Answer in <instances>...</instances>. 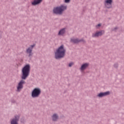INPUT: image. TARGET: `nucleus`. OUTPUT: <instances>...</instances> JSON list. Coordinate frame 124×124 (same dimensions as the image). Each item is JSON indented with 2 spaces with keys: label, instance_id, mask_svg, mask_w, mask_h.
I'll return each instance as SVG.
<instances>
[{
  "label": "nucleus",
  "instance_id": "obj_1",
  "mask_svg": "<svg viewBox=\"0 0 124 124\" xmlns=\"http://www.w3.org/2000/svg\"><path fill=\"white\" fill-rule=\"evenodd\" d=\"M31 72V65L30 64H27L23 67L22 69V75H21V79L19 81L16 86V92L17 93H20L23 88H24V85L26 84V80L29 75H30V72Z\"/></svg>",
  "mask_w": 124,
  "mask_h": 124
},
{
  "label": "nucleus",
  "instance_id": "obj_2",
  "mask_svg": "<svg viewBox=\"0 0 124 124\" xmlns=\"http://www.w3.org/2000/svg\"><path fill=\"white\" fill-rule=\"evenodd\" d=\"M65 53H66V49L64 45H62L56 49L54 51V57L56 60H60V59H62L64 58L65 56Z\"/></svg>",
  "mask_w": 124,
  "mask_h": 124
},
{
  "label": "nucleus",
  "instance_id": "obj_3",
  "mask_svg": "<svg viewBox=\"0 0 124 124\" xmlns=\"http://www.w3.org/2000/svg\"><path fill=\"white\" fill-rule=\"evenodd\" d=\"M67 9V6L64 4L54 7L53 9V13L57 15H62L63 12Z\"/></svg>",
  "mask_w": 124,
  "mask_h": 124
},
{
  "label": "nucleus",
  "instance_id": "obj_4",
  "mask_svg": "<svg viewBox=\"0 0 124 124\" xmlns=\"http://www.w3.org/2000/svg\"><path fill=\"white\" fill-rule=\"evenodd\" d=\"M41 94V89L37 87L33 89L31 92V96L33 98H37Z\"/></svg>",
  "mask_w": 124,
  "mask_h": 124
},
{
  "label": "nucleus",
  "instance_id": "obj_5",
  "mask_svg": "<svg viewBox=\"0 0 124 124\" xmlns=\"http://www.w3.org/2000/svg\"><path fill=\"white\" fill-rule=\"evenodd\" d=\"M113 1L114 0H104V6L105 8H107V9L112 8V4H113Z\"/></svg>",
  "mask_w": 124,
  "mask_h": 124
},
{
  "label": "nucleus",
  "instance_id": "obj_6",
  "mask_svg": "<svg viewBox=\"0 0 124 124\" xmlns=\"http://www.w3.org/2000/svg\"><path fill=\"white\" fill-rule=\"evenodd\" d=\"M35 47V45L33 44L31 45L28 48L26 49V54H27L28 57L31 58L33 55V53H32V50H33V48Z\"/></svg>",
  "mask_w": 124,
  "mask_h": 124
},
{
  "label": "nucleus",
  "instance_id": "obj_7",
  "mask_svg": "<svg viewBox=\"0 0 124 124\" xmlns=\"http://www.w3.org/2000/svg\"><path fill=\"white\" fill-rule=\"evenodd\" d=\"M104 33H105V31L104 30L96 31V32L93 33L92 37H99V36L103 35Z\"/></svg>",
  "mask_w": 124,
  "mask_h": 124
},
{
  "label": "nucleus",
  "instance_id": "obj_8",
  "mask_svg": "<svg viewBox=\"0 0 124 124\" xmlns=\"http://www.w3.org/2000/svg\"><path fill=\"white\" fill-rule=\"evenodd\" d=\"M89 65H90V63H89L88 62H85L82 63L80 65V67H79V70L80 72L81 73L84 72V71H85L86 69H87V68L89 67Z\"/></svg>",
  "mask_w": 124,
  "mask_h": 124
},
{
  "label": "nucleus",
  "instance_id": "obj_9",
  "mask_svg": "<svg viewBox=\"0 0 124 124\" xmlns=\"http://www.w3.org/2000/svg\"><path fill=\"white\" fill-rule=\"evenodd\" d=\"M109 94H110V92L109 91L101 92L97 94V97H98V98H102V97L107 96V95H109Z\"/></svg>",
  "mask_w": 124,
  "mask_h": 124
},
{
  "label": "nucleus",
  "instance_id": "obj_10",
  "mask_svg": "<svg viewBox=\"0 0 124 124\" xmlns=\"http://www.w3.org/2000/svg\"><path fill=\"white\" fill-rule=\"evenodd\" d=\"M65 32H66V28H62L59 31L58 35V36H64Z\"/></svg>",
  "mask_w": 124,
  "mask_h": 124
},
{
  "label": "nucleus",
  "instance_id": "obj_11",
  "mask_svg": "<svg viewBox=\"0 0 124 124\" xmlns=\"http://www.w3.org/2000/svg\"><path fill=\"white\" fill-rule=\"evenodd\" d=\"M59 119V114L57 113H53L51 116V120L53 122H58Z\"/></svg>",
  "mask_w": 124,
  "mask_h": 124
},
{
  "label": "nucleus",
  "instance_id": "obj_12",
  "mask_svg": "<svg viewBox=\"0 0 124 124\" xmlns=\"http://www.w3.org/2000/svg\"><path fill=\"white\" fill-rule=\"evenodd\" d=\"M42 1H43V0H33L31 1V4L33 6H35V5H38V4H40Z\"/></svg>",
  "mask_w": 124,
  "mask_h": 124
},
{
  "label": "nucleus",
  "instance_id": "obj_13",
  "mask_svg": "<svg viewBox=\"0 0 124 124\" xmlns=\"http://www.w3.org/2000/svg\"><path fill=\"white\" fill-rule=\"evenodd\" d=\"M80 41H82V40H80L75 38H72L71 39V42H73V43H77L78 42H80Z\"/></svg>",
  "mask_w": 124,
  "mask_h": 124
},
{
  "label": "nucleus",
  "instance_id": "obj_14",
  "mask_svg": "<svg viewBox=\"0 0 124 124\" xmlns=\"http://www.w3.org/2000/svg\"><path fill=\"white\" fill-rule=\"evenodd\" d=\"M74 64V62H71L69 63L68 66H69V67H71V66H72Z\"/></svg>",
  "mask_w": 124,
  "mask_h": 124
},
{
  "label": "nucleus",
  "instance_id": "obj_15",
  "mask_svg": "<svg viewBox=\"0 0 124 124\" xmlns=\"http://www.w3.org/2000/svg\"><path fill=\"white\" fill-rule=\"evenodd\" d=\"M71 0H64V2L65 3H69Z\"/></svg>",
  "mask_w": 124,
  "mask_h": 124
},
{
  "label": "nucleus",
  "instance_id": "obj_16",
  "mask_svg": "<svg viewBox=\"0 0 124 124\" xmlns=\"http://www.w3.org/2000/svg\"><path fill=\"white\" fill-rule=\"evenodd\" d=\"M100 27H101V24H100V23L96 25V29H99Z\"/></svg>",
  "mask_w": 124,
  "mask_h": 124
},
{
  "label": "nucleus",
  "instance_id": "obj_17",
  "mask_svg": "<svg viewBox=\"0 0 124 124\" xmlns=\"http://www.w3.org/2000/svg\"><path fill=\"white\" fill-rule=\"evenodd\" d=\"M117 30H118V27H116L114 28L113 31H117Z\"/></svg>",
  "mask_w": 124,
  "mask_h": 124
},
{
  "label": "nucleus",
  "instance_id": "obj_18",
  "mask_svg": "<svg viewBox=\"0 0 124 124\" xmlns=\"http://www.w3.org/2000/svg\"><path fill=\"white\" fill-rule=\"evenodd\" d=\"M1 34L0 33V39H1Z\"/></svg>",
  "mask_w": 124,
  "mask_h": 124
}]
</instances>
